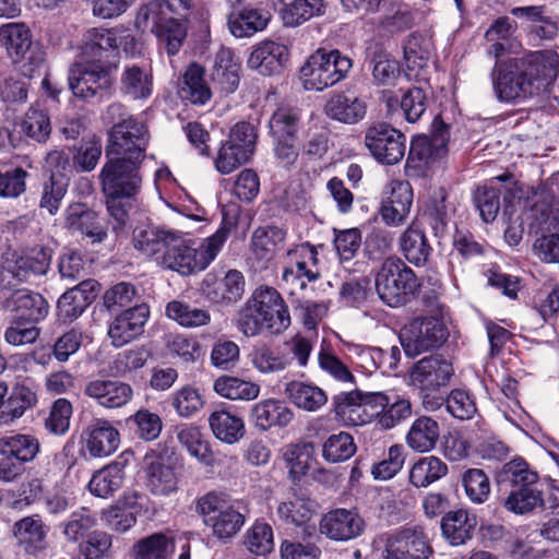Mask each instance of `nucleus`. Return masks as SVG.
<instances>
[{
  "mask_svg": "<svg viewBox=\"0 0 559 559\" xmlns=\"http://www.w3.org/2000/svg\"><path fill=\"white\" fill-rule=\"evenodd\" d=\"M104 119L112 123L106 162L98 175L105 198L133 199L142 188L141 166L150 142L147 126L126 115L122 105L107 107Z\"/></svg>",
  "mask_w": 559,
  "mask_h": 559,
  "instance_id": "1",
  "label": "nucleus"
},
{
  "mask_svg": "<svg viewBox=\"0 0 559 559\" xmlns=\"http://www.w3.org/2000/svg\"><path fill=\"white\" fill-rule=\"evenodd\" d=\"M558 63L557 53L551 51L497 60L490 74L497 97L502 102L532 97L557 78Z\"/></svg>",
  "mask_w": 559,
  "mask_h": 559,
  "instance_id": "2",
  "label": "nucleus"
},
{
  "mask_svg": "<svg viewBox=\"0 0 559 559\" xmlns=\"http://www.w3.org/2000/svg\"><path fill=\"white\" fill-rule=\"evenodd\" d=\"M227 237L228 229L221 227L200 246H195L183 233L175 230L165 252L157 260L160 259L164 267L188 276L205 270L222 250Z\"/></svg>",
  "mask_w": 559,
  "mask_h": 559,
  "instance_id": "3",
  "label": "nucleus"
},
{
  "mask_svg": "<svg viewBox=\"0 0 559 559\" xmlns=\"http://www.w3.org/2000/svg\"><path fill=\"white\" fill-rule=\"evenodd\" d=\"M289 324L288 309L272 287L258 288L239 311L237 320L238 330L247 337L258 335L263 329L273 334L281 333Z\"/></svg>",
  "mask_w": 559,
  "mask_h": 559,
  "instance_id": "4",
  "label": "nucleus"
},
{
  "mask_svg": "<svg viewBox=\"0 0 559 559\" xmlns=\"http://www.w3.org/2000/svg\"><path fill=\"white\" fill-rule=\"evenodd\" d=\"M353 61L337 49H317L300 67L299 74L304 87L322 92L346 79Z\"/></svg>",
  "mask_w": 559,
  "mask_h": 559,
  "instance_id": "5",
  "label": "nucleus"
},
{
  "mask_svg": "<svg viewBox=\"0 0 559 559\" xmlns=\"http://www.w3.org/2000/svg\"><path fill=\"white\" fill-rule=\"evenodd\" d=\"M374 287L379 298L390 307H400L411 300L420 283L411 267L400 258H386L376 273Z\"/></svg>",
  "mask_w": 559,
  "mask_h": 559,
  "instance_id": "6",
  "label": "nucleus"
},
{
  "mask_svg": "<svg viewBox=\"0 0 559 559\" xmlns=\"http://www.w3.org/2000/svg\"><path fill=\"white\" fill-rule=\"evenodd\" d=\"M198 509L206 526L223 540L235 536L246 522V510L239 501H229L225 495L209 492L199 499Z\"/></svg>",
  "mask_w": 559,
  "mask_h": 559,
  "instance_id": "7",
  "label": "nucleus"
},
{
  "mask_svg": "<svg viewBox=\"0 0 559 559\" xmlns=\"http://www.w3.org/2000/svg\"><path fill=\"white\" fill-rule=\"evenodd\" d=\"M447 337L441 320L435 317L416 318L407 323L400 333L401 344L409 357L440 346Z\"/></svg>",
  "mask_w": 559,
  "mask_h": 559,
  "instance_id": "8",
  "label": "nucleus"
},
{
  "mask_svg": "<svg viewBox=\"0 0 559 559\" xmlns=\"http://www.w3.org/2000/svg\"><path fill=\"white\" fill-rule=\"evenodd\" d=\"M365 145L379 163L395 165L405 156L406 136L390 124L381 122L367 129Z\"/></svg>",
  "mask_w": 559,
  "mask_h": 559,
  "instance_id": "9",
  "label": "nucleus"
},
{
  "mask_svg": "<svg viewBox=\"0 0 559 559\" xmlns=\"http://www.w3.org/2000/svg\"><path fill=\"white\" fill-rule=\"evenodd\" d=\"M319 277L318 252L313 246L301 243L288 250L282 280L289 288L290 294H294L296 289H304L308 283L314 282Z\"/></svg>",
  "mask_w": 559,
  "mask_h": 559,
  "instance_id": "10",
  "label": "nucleus"
},
{
  "mask_svg": "<svg viewBox=\"0 0 559 559\" xmlns=\"http://www.w3.org/2000/svg\"><path fill=\"white\" fill-rule=\"evenodd\" d=\"M68 82L72 94L82 99L103 95L112 85L109 69L90 59L84 63L73 64Z\"/></svg>",
  "mask_w": 559,
  "mask_h": 559,
  "instance_id": "11",
  "label": "nucleus"
},
{
  "mask_svg": "<svg viewBox=\"0 0 559 559\" xmlns=\"http://www.w3.org/2000/svg\"><path fill=\"white\" fill-rule=\"evenodd\" d=\"M51 258V249L35 246L12 253L5 261L4 271L19 283H33L37 277L47 274Z\"/></svg>",
  "mask_w": 559,
  "mask_h": 559,
  "instance_id": "12",
  "label": "nucleus"
},
{
  "mask_svg": "<svg viewBox=\"0 0 559 559\" xmlns=\"http://www.w3.org/2000/svg\"><path fill=\"white\" fill-rule=\"evenodd\" d=\"M432 554L424 530L415 526L403 528L388 537L384 559H429Z\"/></svg>",
  "mask_w": 559,
  "mask_h": 559,
  "instance_id": "13",
  "label": "nucleus"
},
{
  "mask_svg": "<svg viewBox=\"0 0 559 559\" xmlns=\"http://www.w3.org/2000/svg\"><path fill=\"white\" fill-rule=\"evenodd\" d=\"M365 528L364 519L354 509H334L322 516L320 533L328 538L346 542L358 537Z\"/></svg>",
  "mask_w": 559,
  "mask_h": 559,
  "instance_id": "14",
  "label": "nucleus"
},
{
  "mask_svg": "<svg viewBox=\"0 0 559 559\" xmlns=\"http://www.w3.org/2000/svg\"><path fill=\"white\" fill-rule=\"evenodd\" d=\"M453 372L451 361L435 355L420 359L415 365L411 378L420 391H438L449 383Z\"/></svg>",
  "mask_w": 559,
  "mask_h": 559,
  "instance_id": "15",
  "label": "nucleus"
},
{
  "mask_svg": "<svg viewBox=\"0 0 559 559\" xmlns=\"http://www.w3.org/2000/svg\"><path fill=\"white\" fill-rule=\"evenodd\" d=\"M148 317L150 309L145 304L135 305L118 314L108 330L114 346L121 347L139 337Z\"/></svg>",
  "mask_w": 559,
  "mask_h": 559,
  "instance_id": "16",
  "label": "nucleus"
},
{
  "mask_svg": "<svg viewBox=\"0 0 559 559\" xmlns=\"http://www.w3.org/2000/svg\"><path fill=\"white\" fill-rule=\"evenodd\" d=\"M381 216L388 225H401L409 214L413 203V189L407 181L392 180L384 192Z\"/></svg>",
  "mask_w": 559,
  "mask_h": 559,
  "instance_id": "17",
  "label": "nucleus"
},
{
  "mask_svg": "<svg viewBox=\"0 0 559 559\" xmlns=\"http://www.w3.org/2000/svg\"><path fill=\"white\" fill-rule=\"evenodd\" d=\"M83 392L85 396L105 408L122 407L131 401L133 395L128 383L100 378L87 381Z\"/></svg>",
  "mask_w": 559,
  "mask_h": 559,
  "instance_id": "18",
  "label": "nucleus"
},
{
  "mask_svg": "<svg viewBox=\"0 0 559 559\" xmlns=\"http://www.w3.org/2000/svg\"><path fill=\"white\" fill-rule=\"evenodd\" d=\"M84 447L93 457H105L112 454L120 444L118 429L108 420L94 419L83 431Z\"/></svg>",
  "mask_w": 559,
  "mask_h": 559,
  "instance_id": "19",
  "label": "nucleus"
},
{
  "mask_svg": "<svg viewBox=\"0 0 559 559\" xmlns=\"http://www.w3.org/2000/svg\"><path fill=\"white\" fill-rule=\"evenodd\" d=\"M64 226L88 237L93 243L102 242L107 237L97 213L84 203H72L66 209Z\"/></svg>",
  "mask_w": 559,
  "mask_h": 559,
  "instance_id": "20",
  "label": "nucleus"
},
{
  "mask_svg": "<svg viewBox=\"0 0 559 559\" xmlns=\"http://www.w3.org/2000/svg\"><path fill=\"white\" fill-rule=\"evenodd\" d=\"M287 46L274 41L264 40L257 45L248 58V67L262 75L278 73L288 61Z\"/></svg>",
  "mask_w": 559,
  "mask_h": 559,
  "instance_id": "21",
  "label": "nucleus"
},
{
  "mask_svg": "<svg viewBox=\"0 0 559 559\" xmlns=\"http://www.w3.org/2000/svg\"><path fill=\"white\" fill-rule=\"evenodd\" d=\"M270 19L269 12L246 7L234 9L227 15V26L234 37L248 38L262 32L267 26Z\"/></svg>",
  "mask_w": 559,
  "mask_h": 559,
  "instance_id": "22",
  "label": "nucleus"
},
{
  "mask_svg": "<svg viewBox=\"0 0 559 559\" xmlns=\"http://www.w3.org/2000/svg\"><path fill=\"white\" fill-rule=\"evenodd\" d=\"M5 308L15 312L19 319L38 323L47 317L49 305L40 294L20 289L5 300Z\"/></svg>",
  "mask_w": 559,
  "mask_h": 559,
  "instance_id": "23",
  "label": "nucleus"
},
{
  "mask_svg": "<svg viewBox=\"0 0 559 559\" xmlns=\"http://www.w3.org/2000/svg\"><path fill=\"white\" fill-rule=\"evenodd\" d=\"M240 62L229 49H219L215 56L211 81L222 94L234 93L240 82Z\"/></svg>",
  "mask_w": 559,
  "mask_h": 559,
  "instance_id": "24",
  "label": "nucleus"
},
{
  "mask_svg": "<svg viewBox=\"0 0 559 559\" xmlns=\"http://www.w3.org/2000/svg\"><path fill=\"white\" fill-rule=\"evenodd\" d=\"M294 418V412L276 399L255 403L251 408V420L262 431L273 427H286Z\"/></svg>",
  "mask_w": 559,
  "mask_h": 559,
  "instance_id": "25",
  "label": "nucleus"
},
{
  "mask_svg": "<svg viewBox=\"0 0 559 559\" xmlns=\"http://www.w3.org/2000/svg\"><path fill=\"white\" fill-rule=\"evenodd\" d=\"M433 133L429 136H418L412 141L409 157L425 163L441 158L447 152L449 140L447 126L438 118L433 120Z\"/></svg>",
  "mask_w": 559,
  "mask_h": 559,
  "instance_id": "26",
  "label": "nucleus"
},
{
  "mask_svg": "<svg viewBox=\"0 0 559 559\" xmlns=\"http://www.w3.org/2000/svg\"><path fill=\"white\" fill-rule=\"evenodd\" d=\"M285 26L295 27L324 13L323 0H271Z\"/></svg>",
  "mask_w": 559,
  "mask_h": 559,
  "instance_id": "27",
  "label": "nucleus"
},
{
  "mask_svg": "<svg viewBox=\"0 0 559 559\" xmlns=\"http://www.w3.org/2000/svg\"><path fill=\"white\" fill-rule=\"evenodd\" d=\"M332 407L335 419L345 426L355 427L368 424L360 390L356 389L334 395Z\"/></svg>",
  "mask_w": 559,
  "mask_h": 559,
  "instance_id": "28",
  "label": "nucleus"
},
{
  "mask_svg": "<svg viewBox=\"0 0 559 559\" xmlns=\"http://www.w3.org/2000/svg\"><path fill=\"white\" fill-rule=\"evenodd\" d=\"M284 394L297 408L314 413L328 403L326 392L309 382L293 380L285 384Z\"/></svg>",
  "mask_w": 559,
  "mask_h": 559,
  "instance_id": "29",
  "label": "nucleus"
},
{
  "mask_svg": "<svg viewBox=\"0 0 559 559\" xmlns=\"http://www.w3.org/2000/svg\"><path fill=\"white\" fill-rule=\"evenodd\" d=\"M286 230L277 226H263L257 228L251 236L250 250L255 259L264 262L271 261L284 247Z\"/></svg>",
  "mask_w": 559,
  "mask_h": 559,
  "instance_id": "30",
  "label": "nucleus"
},
{
  "mask_svg": "<svg viewBox=\"0 0 559 559\" xmlns=\"http://www.w3.org/2000/svg\"><path fill=\"white\" fill-rule=\"evenodd\" d=\"M516 24L507 16L498 17L485 33L488 43L487 55L497 60H501L506 53L513 49V35Z\"/></svg>",
  "mask_w": 559,
  "mask_h": 559,
  "instance_id": "31",
  "label": "nucleus"
},
{
  "mask_svg": "<svg viewBox=\"0 0 559 559\" xmlns=\"http://www.w3.org/2000/svg\"><path fill=\"white\" fill-rule=\"evenodd\" d=\"M475 526V518L463 509L450 511L441 520L442 535L452 546H461L469 540Z\"/></svg>",
  "mask_w": 559,
  "mask_h": 559,
  "instance_id": "32",
  "label": "nucleus"
},
{
  "mask_svg": "<svg viewBox=\"0 0 559 559\" xmlns=\"http://www.w3.org/2000/svg\"><path fill=\"white\" fill-rule=\"evenodd\" d=\"M317 511V502L305 492H292L277 507V515L286 523L300 526L309 522Z\"/></svg>",
  "mask_w": 559,
  "mask_h": 559,
  "instance_id": "33",
  "label": "nucleus"
},
{
  "mask_svg": "<svg viewBox=\"0 0 559 559\" xmlns=\"http://www.w3.org/2000/svg\"><path fill=\"white\" fill-rule=\"evenodd\" d=\"M367 106L358 97H348L343 93H335L324 105L325 114L343 123H356L366 115Z\"/></svg>",
  "mask_w": 559,
  "mask_h": 559,
  "instance_id": "34",
  "label": "nucleus"
},
{
  "mask_svg": "<svg viewBox=\"0 0 559 559\" xmlns=\"http://www.w3.org/2000/svg\"><path fill=\"white\" fill-rule=\"evenodd\" d=\"M439 436V424L428 416H420L411 425L405 441L412 450L426 453L436 448Z\"/></svg>",
  "mask_w": 559,
  "mask_h": 559,
  "instance_id": "35",
  "label": "nucleus"
},
{
  "mask_svg": "<svg viewBox=\"0 0 559 559\" xmlns=\"http://www.w3.org/2000/svg\"><path fill=\"white\" fill-rule=\"evenodd\" d=\"M448 465L436 455L419 457L413 463L408 480L415 488H427L447 476Z\"/></svg>",
  "mask_w": 559,
  "mask_h": 559,
  "instance_id": "36",
  "label": "nucleus"
},
{
  "mask_svg": "<svg viewBox=\"0 0 559 559\" xmlns=\"http://www.w3.org/2000/svg\"><path fill=\"white\" fill-rule=\"evenodd\" d=\"M120 91L133 99H145L153 91V78L148 70L127 64L120 76Z\"/></svg>",
  "mask_w": 559,
  "mask_h": 559,
  "instance_id": "37",
  "label": "nucleus"
},
{
  "mask_svg": "<svg viewBox=\"0 0 559 559\" xmlns=\"http://www.w3.org/2000/svg\"><path fill=\"white\" fill-rule=\"evenodd\" d=\"M121 36L116 28H91L87 31L82 48V53L86 59L100 63L104 52L117 49Z\"/></svg>",
  "mask_w": 559,
  "mask_h": 559,
  "instance_id": "38",
  "label": "nucleus"
},
{
  "mask_svg": "<svg viewBox=\"0 0 559 559\" xmlns=\"http://www.w3.org/2000/svg\"><path fill=\"white\" fill-rule=\"evenodd\" d=\"M209 423L213 435L227 444L238 442L246 432L242 418L224 409L213 412Z\"/></svg>",
  "mask_w": 559,
  "mask_h": 559,
  "instance_id": "39",
  "label": "nucleus"
},
{
  "mask_svg": "<svg viewBox=\"0 0 559 559\" xmlns=\"http://www.w3.org/2000/svg\"><path fill=\"white\" fill-rule=\"evenodd\" d=\"M37 403L36 392L24 383H16L0 412V424L8 425L23 416L26 409Z\"/></svg>",
  "mask_w": 559,
  "mask_h": 559,
  "instance_id": "40",
  "label": "nucleus"
},
{
  "mask_svg": "<svg viewBox=\"0 0 559 559\" xmlns=\"http://www.w3.org/2000/svg\"><path fill=\"white\" fill-rule=\"evenodd\" d=\"M175 230L158 227H136L133 231L134 248L150 257H160Z\"/></svg>",
  "mask_w": 559,
  "mask_h": 559,
  "instance_id": "41",
  "label": "nucleus"
},
{
  "mask_svg": "<svg viewBox=\"0 0 559 559\" xmlns=\"http://www.w3.org/2000/svg\"><path fill=\"white\" fill-rule=\"evenodd\" d=\"M165 314L182 328L195 329L210 323L211 314L205 308L195 307L183 300H171L166 305Z\"/></svg>",
  "mask_w": 559,
  "mask_h": 559,
  "instance_id": "42",
  "label": "nucleus"
},
{
  "mask_svg": "<svg viewBox=\"0 0 559 559\" xmlns=\"http://www.w3.org/2000/svg\"><path fill=\"white\" fill-rule=\"evenodd\" d=\"M177 476L171 466L160 460L151 461L145 468V486L156 496H168L177 490Z\"/></svg>",
  "mask_w": 559,
  "mask_h": 559,
  "instance_id": "43",
  "label": "nucleus"
},
{
  "mask_svg": "<svg viewBox=\"0 0 559 559\" xmlns=\"http://www.w3.org/2000/svg\"><path fill=\"white\" fill-rule=\"evenodd\" d=\"M0 44L16 62L28 51L32 39L31 32L23 23H8L0 26Z\"/></svg>",
  "mask_w": 559,
  "mask_h": 559,
  "instance_id": "44",
  "label": "nucleus"
},
{
  "mask_svg": "<svg viewBox=\"0 0 559 559\" xmlns=\"http://www.w3.org/2000/svg\"><path fill=\"white\" fill-rule=\"evenodd\" d=\"M214 391L231 401H252L260 394V385L233 376H221L214 381Z\"/></svg>",
  "mask_w": 559,
  "mask_h": 559,
  "instance_id": "45",
  "label": "nucleus"
},
{
  "mask_svg": "<svg viewBox=\"0 0 559 559\" xmlns=\"http://www.w3.org/2000/svg\"><path fill=\"white\" fill-rule=\"evenodd\" d=\"M503 180L502 176L492 178L475 191L474 202L481 219L486 223L493 222L500 211V186Z\"/></svg>",
  "mask_w": 559,
  "mask_h": 559,
  "instance_id": "46",
  "label": "nucleus"
},
{
  "mask_svg": "<svg viewBox=\"0 0 559 559\" xmlns=\"http://www.w3.org/2000/svg\"><path fill=\"white\" fill-rule=\"evenodd\" d=\"M39 449V441L31 435L7 436L0 439V454L22 463L33 461Z\"/></svg>",
  "mask_w": 559,
  "mask_h": 559,
  "instance_id": "47",
  "label": "nucleus"
},
{
  "mask_svg": "<svg viewBox=\"0 0 559 559\" xmlns=\"http://www.w3.org/2000/svg\"><path fill=\"white\" fill-rule=\"evenodd\" d=\"M180 94L194 105H204L210 100L212 93L204 80V69L201 66L192 63L186 70Z\"/></svg>",
  "mask_w": 559,
  "mask_h": 559,
  "instance_id": "48",
  "label": "nucleus"
},
{
  "mask_svg": "<svg viewBox=\"0 0 559 559\" xmlns=\"http://www.w3.org/2000/svg\"><path fill=\"white\" fill-rule=\"evenodd\" d=\"M400 246L403 254L414 265H423L430 255V246L425 234L411 225L401 236Z\"/></svg>",
  "mask_w": 559,
  "mask_h": 559,
  "instance_id": "49",
  "label": "nucleus"
},
{
  "mask_svg": "<svg viewBox=\"0 0 559 559\" xmlns=\"http://www.w3.org/2000/svg\"><path fill=\"white\" fill-rule=\"evenodd\" d=\"M123 479V469L118 464H110L93 474L88 489L96 497L108 498L121 488Z\"/></svg>",
  "mask_w": 559,
  "mask_h": 559,
  "instance_id": "50",
  "label": "nucleus"
},
{
  "mask_svg": "<svg viewBox=\"0 0 559 559\" xmlns=\"http://www.w3.org/2000/svg\"><path fill=\"white\" fill-rule=\"evenodd\" d=\"M170 5L165 0H151L142 4L135 16V26L142 32L151 31L154 35L169 16Z\"/></svg>",
  "mask_w": 559,
  "mask_h": 559,
  "instance_id": "51",
  "label": "nucleus"
},
{
  "mask_svg": "<svg viewBox=\"0 0 559 559\" xmlns=\"http://www.w3.org/2000/svg\"><path fill=\"white\" fill-rule=\"evenodd\" d=\"M177 438L188 452L206 466L214 464V455L202 439L200 429L192 425L177 427Z\"/></svg>",
  "mask_w": 559,
  "mask_h": 559,
  "instance_id": "52",
  "label": "nucleus"
},
{
  "mask_svg": "<svg viewBox=\"0 0 559 559\" xmlns=\"http://www.w3.org/2000/svg\"><path fill=\"white\" fill-rule=\"evenodd\" d=\"M544 506V495L536 486L512 490L503 501V507L515 514H527Z\"/></svg>",
  "mask_w": 559,
  "mask_h": 559,
  "instance_id": "53",
  "label": "nucleus"
},
{
  "mask_svg": "<svg viewBox=\"0 0 559 559\" xmlns=\"http://www.w3.org/2000/svg\"><path fill=\"white\" fill-rule=\"evenodd\" d=\"M19 544L27 548H40L46 537L44 523L39 515L25 516L16 521L12 528Z\"/></svg>",
  "mask_w": 559,
  "mask_h": 559,
  "instance_id": "54",
  "label": "nucleus"
},
{
  "mask_svg": "<svg viewBox=\"0 0 559 559\" xmlns=\"http://www.w3.org/2000/svg\"><path fill=\"white\" fill-rule=\"evenodd\" d=\"M245 547L255 556H265L274 548L273 528L263 521H255L243 535Z\"/></svg>",
  "mask_w": 559,
  "mask_h": 559,
  "instance_id": "55",
  "label": "nucleus"
},
{
  "mask_svg": "<svg viewBox=\"0 0 559 559\" xmlns=\"http://www.w3.org/2000/svg\"><path fill=\"white\" fill-rule=\"evenodd\" d=\"M187 32V21L171 16L163 26H159L155 36L167 53L175 56L181 49Z\"/></svg>",
  "mask_w": 559,
  "mask_h": 559,
  "instance_id": "56",
  "label": "nucleus"
},
{
  "mask_svg": "<svg viewBox=\"0 0 559 559\" xmlns=\"http://www.w3.org/2000/svg\"><path fill=\"white\" fill-rule=\"evenodd\" d=\"M320 369L343 386H356V377L350 368L341 360L333 352L321 349L318 354Z\"/></svg>",
  "mask_w": 559,
  "mask_h": 559,
  "instance_id": "57",
  "label": "nucleus"
},
{
  "mask_svg": "<svg viewBox=\"0 0 559 559\" xmlns=\"http://www.w3.org/2000/svg\"><path fill=\"white\" fill-rule=\"evenodd\" d=\"M499 478L501 481H509L513 486L522 488L536 486L539 476L524 459L515 457L502 466Z\"/></svg>",
  "mask_w": 559,
  "mask_h": 559,
  "instance_id": "58",
  "label": "nucleus"
},
{
  "mask_svg": "<svg viewBox=\"0 0 559 559\" xmlns=\"http://www.w3.org/2000/svg\"><path fill=\"white\" fill-rule=\"evenodd\" d=\"M251 362L261 373H274L285 370L292 359L286 353L263 345L253 349Z\"/></svg>",
  "mask_w": 559,
  "mask_h": 559,
  "instance_id": "59",
  "label": "nucleus"
},
{
  "mask_svg": "<svg viewBox=\"0 0 559 559\" xmlns=\"http://www.w3.org/2000/svg\"><path fill=\"white\" fill-rule=\"evenodd\" d=\"M24 134L38 143H45L51 133V123L48 114L37 107H31L21 123Z\"/></svg>",
  "mask_w": 559,
  "mask_h": 559,
  "instance_id": "60",
  "label": "nucleus"
},
{
  "mask_svg": "<svg viewBox=\"0 0 559 559\" xmlns=\"http://www.w3.org/2000/svg\"><path fill=\"white\" fill-rule=\"evenodd\" d=\"M431 56V41L420 34L408 36L404 45V60L409 70L421 69Z\"/></svg>",
  "mask_w": 559,
  "mask_h": 559,
  "instance_id": "61",
  "label": "nucleus"
},
{
  "mask_svg": "<svg viewBox=\"0 0 559 559\" xmlns=\"http://www.w3.org/2000/svg\"><path fill=\"white\" fill-rule=\"evenodd\" d=\"M173 550L170 539L164 534H153L134 546L135 559H165Z\"/></svg>",
  "mask_w": 559,
  "mask_h": 559,
  "instance_id": "62",
  "label": "nucleus"
},
{
  "mask_svg": "<svg viewBox=\"0 0 559 559\" xmlns=\"http://www.w3.org/2000/svg\"><path fill=\"white\" fill-rule=\"evenodd\" d=\"M96 525V518L86 508L71 513L63 524V534L69 542L78 543L87 537V532Z\"/></svg>",
  "mask_w": 559,
  "mask_h": 559,
  "instance_id": "63",
  "label": "nucleus"
},
{
  "mask_svg": "<svg viewBox=\"0 0 559 559\" xmlns=\"http://www.w3.org/2000/svg\"><path fill=\"white\" fill-rule=\"evenodd\" d=\"M356 445L353 437L347 432L330 436L323 444V457L329 462H341L354 455Z\"/></svg>",
  "mask_w": 559,
  "mask_h": 559,
  "instance_id": "64",
  "label": "nucleus"
}]
</instances>
